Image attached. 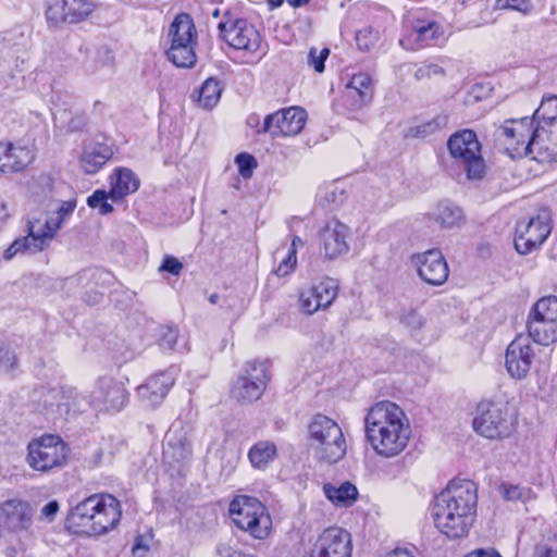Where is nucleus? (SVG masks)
<instances>
[{
  "label": "nucleus",
  "mask_w": 557,
  "mask_h": 557,
  "mask_svg": "<svg viewBox=\"0 0 557 557\" xmlns=\"http://www.w3.org/2000/svg\"><path fill=\"white\" fill-rule=\"evenodd\" d=\"M417 548L412 545L395 547L387 554V557H417Z\"/></svg>",
  "instance_id": "nucleus-54"
},
{
  "label": "nucleus",
  "mask_w": 557,
  "mask_h": 557,
  "mask_svg": "<svg viewBox=\"0 0 557 557\" xmlns=\"http://www.w3.org/2000/svg\"><path fill=\"white\" fill-rule=\"evenodd\" d=\"M529 338L549 346L557 343V297L546 296L532 307L527 322Z\"/></svg>",
  "instance_id": "nucleus-10"
},
{
  "label": "nucleus",
  "mask_w": 557,
  "mask_h": 557,
  "mask_svg": "<svg viewBox=\"0 0 557 557\" xmlns=\"http://www.w3.org/2000/svg\"><path fill=\"white\" fill-rule=\"evenodd\" d=\"M216 554L220 557H238V550L234 549L226 543H219L216 546Z\"/></svg>",
  "instance_id": "nucleus-57"
},
{
  "label": "nucleus",
  "mask_w": 557,
  "mask_h": 557,
  "mask_svg": "<svg viewBox=\"0 0 557 557\" xmlns=\"http://www.w3.org/2000/svg\"><path fill=\"white\" fill-rule=\"evenodd\" d=\"M269 382V372L263 362H246L232 388L238 401L252 403L261 398Z\"/></svg>",
  "instance_id": "nucleus-12"
},
{
  "label": "nucleus",
  "mask_w": 557,
  "mask_h": 557,
  "mask_svg": "<svg viewBox=\"0 0 557 557\" xmlns=\"http://www.w3.org/2000/svg\"><path fill=\"white\" fill-rule=\"evenodd\" d=\"M76 208V200L70 199L61 201L55 209L48 216L29 220L33 225L40 226V233L45 236V242L49 246L50 242L54 238L57 232L61 228L62 224L73 213Z\"/></svg>",
  "instance_id": "nucleus-23"
},
{
  "label": "nucleus",
  "mask_w": 557,
  "mask_h": 557,
  "mask_svg": "<svg viewBox=\"0 0 557 557\" xmlns=\"http://www.w3.org/2000/svg\"><path fill=\"white\" fill-rule=\"evenodd\" d=\"M132 552L136 557H146L149 552V540L141 535L137 536Z\"/></svg>",
  "instance_id": "nucleus-53"
},
{
  "label": "nucleus",
  "mask_w": 557,
  "mask_h": 557,
  "mask_svg": "<svg viewBox=\"0 0 557 557\" xmlns=\"http://www.w3.org/2000/svg\"><path fill=\"white\" fill-rule=\"evenodd\" d=\"M500 493L507 500H524L527 491L516 485H502Z\"/></svg>",
  "instance_id": "nucleus-47"
},
{
  "label": "nucleus",
  "mask_w": 557,
  "mask_h": 557,
  "mask_svg": "<svg viewBox=\"0 0 557 557\" xmlns=\"http://www.w3.org/2000/svg\"><path fill=\"white\" fill-rule=\"evenodd\" d=\"M191 454L189 443L183 429H170L164 438L163 460L170 465L178 463Z\"/></svg>",
  "instance_id": "nucleus-27"
},
{
  "label": "nucleus",
  "mask_w": 557,
  "mask_h": 557,
  "mask_svg": "<svg viewBox=\"0 0 557 557\" xmlns=\"http://www.w3.org/2000/svg\"><path fill=\"white\" fill-rule=\"evenodd\" d=\"M447 147L457 163L463 168L467 178L480 181L484 177L486 165L481 154V145L471 129H462L453 134Z\"/></svg>",
  "instance_id": "nucleus-9"
},
{
  "label": "nucleus",
  "mask_w": 557,
  "mask_h": 557,
  "mask_svg": "<svg viewBox=\"0 0 557 557\" xmlns=\"http://www.w3.org/2000/svg\"><path fill=\"white\" fill-rule=\"evenodd\" d=\"M91 0H47L46 17L53 25L76 24L85 21L94 11Z\"/></svg>",
  "instance_id": "nucleus-15"
},
{
  "label": "nucleus",
  "mask_w": 557,
  "mask_h": 557,
  "mask_svg": "<svg viewBox=\"0 0 557 557\" xmlns=\"http://www.w3.org/2000/svg\"><path fill=\"white\" fill-rule=\"evenodd\" d=\"M230 516L236 527L255 539H265L272 528V520L265 506L256 497L236 496L230 504Z\"/></svg>",
  "instance_id": "nucleus-6"
},
{
  "label": "nucleus",
  "mask_w": 557,
  "mask_h": 557,
  "mask_svg": "<svg viewBox=\"0 0 557 557\" xmlns=\"http://www.w3.org/2000/svg\"><path fill=\"white\" fill-rule=\"evenodd\" d=\"M553 230L548 213L532 216L518 223L515 235V248L520 255H528L541 247Z\"/></svg>",
  "instance_id": "nucleus-13"
},
{
  "label": "nucleus",
  "mask_w": 557,
  "mask_h": 557,
  "mask_svg": "<svg viewBox=\"0 0 557 557\" xmlns=\"http://www.w3.org/2000/svg\"><path fill=\"white\" fill-rule=\"evenodd\" d=\"M309 0H287V3L293 8H298L307 4Z\"/></svg>",
  "instance_id": "nucleus-58"
},
{
  "label": "nucleus",
  "mask_w": 557,
  "mask_h": 557,
  "mask_svg": "<svg viewBox=\"0 0 557 557\" xmlns=\"http://www.w3.org/2000/svg\"><path fill=\"white\" fill-rule=\"evenodd\" d=\"M222 87L218 79L210 77L206 79L199 90L198 102L205 109H212L220 100Z\"/></svg>",
  "instance_id": "nucleus-35"
},
{
  "label": "nucleus",
  "mask_w": 557,
  "mask_h": 557,
  "mask_svg": "<svg viewBox=\"0 0 557 557\" xmlns=\"http://www.w3.org/2000/svg\"><path fill=\"white\" fill-rule=\"evenodd\" d=\"M212 16L213 17H219L220 16V10L219 9H215L213 12H212Z\"/></svg>",
  "instance_id": "nucleus-63"
},
{
  "label": "nucleus",
  "mask_w": 557,
  "mask_h": 557,
  "mask_svg": "<svg viewBox=\"0 0 557 557\" xmlns=\"http://www.w3.org/2000/svg\"><path fill=\"white\" fill-rule=\"evenodd\" d=\"M34 154L30 149L14 146L11 143H0V171L12 173L24 170L32 163Z\"/></svg>",
  "instance_id": "nucleus-26"
},
{
  "label": "nucleus",
  "mask_w": 557,
  "mask_h": 557,
  "mask_svg": "<svg viewBox=\"0 0 557 557\" xmlns=\"http://www.w3.org/2000/svg\"><path fill=\"white\" fill-rule=\"evenodd\" d=\"M557 107V96L550 97L542 101L540 108L535 112V117L539 120V124L535 128H542L545 132L547 139L544 141V146L552 147L557 138V114L549 115V109ZM541 163L557 162V154L553 156L549 160H536Z\"/></svg>",
  "instance_id": "nucleus-28"
},
{
  "label": "nucleus",
  "mask_w": 557,
  "mask_h": 557,
  "mask_svg": "<svg viewBox=\"0 0 557 557\" xmlns=\"http://www.w3.org/2000/svg\"><path fill=\"white\" fill-rule=\"evenodd\" d=\"M297 257L295 256V250H289L288 256L278 264L275 270L276 275L286 276L288 275L296 267Z\"/></svg>",
  "instance_id": "nucleus-48"
},
{
  "label": "nucleus",
  "mask_w": 557,
  "mask_h": 557,
  "mask_svg": "<svg viewBox=\"0 0 557 557\" xmlns=\"http://www.w3.org/2000/svg\"><path fill=\"white\" fill-rule=\"evenodd\" d=\"M235 162L238 166L239 174L244 178H249L252 175V171L257 168L256 159L248 153H239L235 158Z\"/></svg>",
  "instance_id": "nucleus-42"
},
{
  "label": "nucleus",
  "mask_w": 557,
  "mask_h": 557,
  "mask_svg": "<svg viewBox=\"0 0 557 557\" xmlns=\"http://www.w3.org/2000/svg\"><path fill=\"white\" fill-rule=\"evenodd\" d=\"M534 557H557V541L546 540L536 546Z\"/></svg>",
  "instance_id": "nucleus-44"
},
{
  "label": "nucleus",
  "mask_w": 557,
  "mask_h": 557,
  "mask_svg": "<svg viewBox=\"0 0 557 557\" xmlns=\"http://www.w3.org/2000/svg\"><path fill=\"white\" fill-rule=\"evenodd\" d=\"M284 0H270L272 8H278L283 4Z\"/></svg>",
  "instance_id": "nucleus-60"
},
{
  "label": "nucleus",
  "mask_w": 557,
  "mask_h": 557,
  "mask_svg": "<svg viewBox=\"0 0 557 557\" xmlns=\"http://www.w3.org/2000/svg\"><path fill=\"white\" fill-rule=\"evenodd\" d=\"M238 557H255V556L251 554H245L243 552H238Z\"/></svg>",
  "instance_id": "nucleus-62"
},
{
  "label": "nucleus",
  "mask_w": 557,
  "mask_h": 557,
  "mask_svg": "<svg viewBox=\"0 0 557 557\" xmlns=\"http://www.w3.org/2000/svg\"><path fill=\"white\" fill-rule=\"evenodd\" d=\"M67 400L69 401L64 404L63 414H82L90 407L89 395L75 392L67 396Z\"/></svg>",
  "instance_id": "nucleus-36"
},
{
  "label": "nucleus",
  "mask_w": 557,
  "mask_h": 557,
  "mask_svg": "<svg viewBox=\"0 0 557 557\" xmlns=\"http://www.w3.org/2000/svg\"><path fill=\"white\" fill-rule=\"evenodd\" d=\"M307 114L298 107H290L269 114L263 123L262 131L272 136H295L305 126Z\"/></svg>",
  "instance_id": "nucleus-21"
},
{
  "label": "nucleus",
  "mask_w": 557,
  "mask_h": 557,
  "mask_svg": "<svg viewBox=\"0 0 557 557\" xmlns=\"http://www.w3.org/2000/svg\"><path fill=\"white\" fill-rule=\"evenodd\" d=\"M463 557H502L494 548H478L469 552Z\"/></svg>",
  "instance_id": "nucleus-56"
},
{
  "label": "nucleus",
  "mask_w": 557,
  "mask_h": 557,
  "mask_svg": "<svg viewBox=\"0 0 557 557\" xmlns=\"http://www.w3.org/2000/svg\"><path fill=\"white\" fill-rule=\"evenodd\" d=\"M371 79L367 74L354 75L349 82L348 87L356 90L361 99H364L370 94Z\"/></svg>",
  "instance_id": "nucleus-40"
},
{
  "label": "nucleus",
  "mask_w": 557,
  "mask_h": 557,
  "mask_svg": "<svg viewBox=\"0 0 557 557\" xmlns=\"http://www.w3.org/2000/svg\"><path fill=\"white\" fill-rule=\"evenodd\" d=\"M122 516L120 503L109 494H94L71 509L66 524L75 533L102 535L114 529Z\"/></svg>",
  "instance_id": "nucleus-3"
},
{
  "label": "nucleus",
  "mask_w": 557,
  "mask_h": 557,
  "mask_svg": "<svg viewBox=\"0 0 557 557\" xmlns=\"http://www.w3.org/2000/svg\"><path fill=\"white\" fill-rule=\"evenodd\" d=\"M61 395L55 389H49L42 397L41 403L48 412L63 414L64 404L60 403Z\"/></svg>",
  "instance_id": "nucleus-41"
},
{
  "label": "nucleus",
  "mask_w": 557,
  "mask_h": 557,
  "mask_svg": "<svg viewBox=\"0 0 557 557\" xmlns=\"http://www.w3.org/2000/svg\"><path fill=\"white\" fill-rule=\"evenodd\" d=\"M16 364L15 354L5 347H0V369L2 371H10Z\"/></svg>",
  "instance_id": "nucleus-49"
},
{
  "label": "nucleus",
  "mask_w": 557,
  "mask_h": 557,
  "mask_svg": "<svg viewBox=\"0 0 557 557\" xmlns=\"http://www.w3.org/2000/svg\"><path fill=\"white\" fill-rule=\"evenodd\" d=\"M478 487L473 481L451 480L432 503L435 528L449 539L466 536L476 518Z\"/></svg>",
  "instance_id": "nucleus-1"
},
{
  "label": "nucleus",
  "mask_w": 557,
  "mask_h": 557,
  "mask_svg": "<svg viewBox=\"0 0 557 557\" xmlns=\"http://www.w3.org/2000/svg\"><path fill=\"white\" fill-rule=\"evenodd\" d=\"M403 322L412 329H420L423 324L422 317L416 311H410L404 315Z\"/></svg>",
  "instance_id": "nucleus-55"
},
{
  "label": "nucleus",
  "mask_w": 557,
  "mask_h": 557,
  "mask_svg": "<svg viewBox=\"0 0 557 557\" xmlns=\"http://www.w3.org/2000/svg\"><path fill=\"white\" fill-rule=\"evenodd\" d=\"M496 10H516L519 12L527 13L529 11V5L527 0H496L495 1Z\"/></svg>",
  "instance_id": "nucleus-43"
},
{
  "label": "nucleus",
  "mask_w": 557,
  "mask_h": 557,
  "mask_svg": "<svg viewBox=\"0 0 557 557\" xmlns=\"http://www.w3.org/2000/svg\"><path fill=\"white\" fill-rule=\"evenodd\" d=\"M337 293L338 284L333 278L325 277L320 282L312 283L300 290L298 297L299 309L306 315L325 310L333 304Z\"/></svg>",
  "instance_id": "nucleus-14"
},
{
  "label": "nucleus",
  "mask_w": 557,
  "mask_h": 557,
  "mask_svg": "<svg viewBox=\"0 0 557 557\" xmlns=\"http://www.w3.org/2000/svg\"><path fill=\"white\" fill-rule=\"evenodd\" d=\"M330 54V50L327 48H323L318 50L312 47L308 53V65L312 66L317 73H322L324 71V62Z\"/></svg>",
  "instance_id": "nucleus-39"
},
{
  "label": "nucleus",
  "mask_w": 557,
  "mask_h": 557,
  "mask_svg": "<svg viewBox=\"0 0 557 557\" xmlns=\"http://www.w3.org/2000/svg\"><path fill=\"white\" fill-rule=\"evenodd\" d=\"M276 445L270 441L256 443L248 451V459L255 469L264 470L276 457Z\"/></svg>",
  "instance_id": "nucleus-34"
},
{
  "label": "nucleus",
  "mask_w": 557,
  "mask_h": 557,
  "mask_svg": "<svg viewBox=\"0 0 557 557\" xmlns=\"http://www.w3.org/2000/svg\"><path fill=\"white\" fill-rule=\"evenodd\" d=\"M302 242L299 237L295 236L292 240L290 250H295V253L297 252V247L301 246Z\"/></svg>",
  "instance_id": "nucleus-59"
},
{
  "label": "nucleus",
  "mask_w": 557,
  "mask_h": 557,
  "mask_svg": "<svg viewBox=\"0 0 557 557\" xmlns=\"http://www.w3.org/2000/svg\"><path fill=\"white\" fill-rule=\"evenodd\" d=\"M40 232V226L36 224L33 225V223L28 221V235L14 240L4 251V259L11 260L18 253H36L47 248L48 245L45 242V236H42Z\"/></svg>",
  "instance_id": "nucleus-30"
},
{
  "label": "nucleus",
  "mask_w": 557,
  "mask_h": 557,
  "mask_svg": "<svg viewBox=\"0 0 557 557\" xmlns=\"http://www.w3.org/2000/svg\"><path fill=\"white\" fill-rule=\"evenodd\" d=\"M113 156V148L106 139L91 140L84 147L81 165L85 173L98 172Z\"/></svg>",
  "instance_id": "nucleus-25"
},
{
  "label": "nucleus",
  "mask_w": 557,
  "mask_h": 557,
  "mask_svg": "<svg viewBox=\"0 0 557 557\" xmlns=\"http://www.w3.org/2000/svg\"><path fill=\"white\" fill-rule=\"evenodd\" d=\"M412 263L420 278L430 285H443L448 278V264L438 249H430L414 255Z\"/></svg>",
  "instance_id": "nucleus-19"
},
{
  "label": "nucleus",
  "mask_w": 557,
  "mask_h": 557,
  "mask_svg": "<svg viewBox=\"0 0 557 557\" xmlns=\"http://www.w3.org/2000/svg\"><path fill=\"white\" fill-rule=\"evenodd\" d=\"M0 523L11 533L28 532L33 524V508L28 502L11 498L0 505Z\"/></svg>",
  "instance_id": "nucleus-20"
},
{
  "label": "nucleus",
  "mask_w": 557,
  "mask_h": 557,
  "mask_svg": "<svg viewBox=\"0 0 557 557\" xmlns=\"http://www.w3.org/2000/svg\"><path fill=\"white\" fill-rule=\"evenodd\" d=\"M174 382L175 377L170 372L151 375L137 387V398L145 408L156 409L163 403Z\"/></svg>",
  "instance_id": "nucleus-22"
},
{
  "label": "nucleus",
  "mask_w": 557,
  "mask_h": 557,
  "mask_svg": "<svg viewBox=\"0 0 557 557\" xmlns=\"http://www.w3.org/2000/svg\"><path fill=\"white\" fill-rule=\"evenodd\" d=\"M347 234L348 227L338 221H331L326 224L321 234L326 258L334 259L348 251Z\"/></svg>",
  "instance_id": "nucleus-24"
},
{
  "label": "nucleus",
  "mask_w": 557,
  "mask_h": 557,
  "mask_svg": "<svg viewBox=\"0 0 557 557\" xmlns=\"http://www.w3.org/2000/svg\"><path fill=\"white\" fill-rule=\"evenodd\" d=\"M109 198L111 199L110 191L97 189L87 198V205L92 209H97L100 214L106 215L113 211L112 205L108 202Z\"/></svg>",
  "instance_id": "nucleus-37"
},
{
  "label": "nucleus",
  "mask_w": 557,
  "mask_h": 557,
  "mask_svg": "<svg viewBox=\"0 0 557 557\" xmlns=\"http://www.w3.org/2000/svg\"><path fill=\"white\" fill-rule=\"evenodd\" d=\"M182 269V262L172 256L165 257L162 265L160 267V271H165L173 275H178Z\"/></svg>",
  "instance_id": "nucleus-51"
},
{
  "label": "nucleus",
  "mask_w": 557,
  "mask_h": 557,
  "mask_svg": "<svg viewBox=\"0 0 557 557\" xmlns=\"http://www.w3.org/2000/svg\"><path fill=\"white\" fill-rule=\"evenodd\" d=\"M308 445L313 457L326 463H336L347 453V443L339 424L324 416L315 414L308 425Z\"/></svg>",
  "instance_id": "nucleus-5"
},
{
  "label": "nucleus",
  "mask_w": 557,
  "mask_h": 557,
  "mask_svg": "<svg viewBox=\"0 0 557 557\" xmlns=\"http://www.w3.org/2000/svg\"><path fill=\"white\" fill-rule=\"evenodd\" d=\"M440 25L436 23H429L428 25H423L417 28L418 36L420 40H431L435 39L440 35Z\"/></svg>",
  "instance_id": "nucleus-50"
},
{
  "label": "nucleus",
  "mask_w": 557,
  "mask_h": 557,
  "mask_svg": "<svg viewBox=\"0 0 557 557\" xmlns=\"http://www.w3.org/2000/svg\"><path fill=\"white\" fill-rule=\"evenodd\" d=\"M139 188V180L129 169H119L111 177L110 197L117 200Z\"/></svg>",
  "instance_id": "nucleus-33"
},
{
  "label": "nucleus",
  "mask_w": 557,
  "mask_h": 557,
  "mask_svg": "<svg viewBox=\"0 0 557 557\" xmlns=\"http://www.w3.org/2000/svg\"><path fill=\"white\" fill-rule=\"evenodd\" d=\"M517 411L504 397L481 400L475 409L473 430L488 440L508 437L516 428Z\"/></svg>",
  "instance_id": "nucleus-4"
},
{
  "label": "nucleus",
  "mask_w": 557,
  "mask_h": 557,
  "mask_svg": "<svg viewBox=\"0 0 557 557\" xmlns=\"http://www.w3.org/2000/svg\"><path fill=\"white\" fill-rule=\"evenodd\" d=\"M322 490L326 499L341 508L351 507L359 497L358 488L349 481L324 483Z\"/></svg>",
  "instance_id": "nucleus-32"
},
{
  "label": "nucleus",
  "mask_w": 557,
  "mask_h": 557,
  "mask_svg": "<svg viewBox=\"0 0 557 557\" xmlns=\"http://www.w3.org/2000/svg\"><path fill=\"white\" fill-rule=\"evenodd\" d=\"M310 557H351L350 534L337 527L325 529L318 536Z\"/></svg>",
  "instance_id": "nucleus-18"
},
{
  "label": "nucleus",
  "mask_w": 557,
  "mask_h": 557,
  "mask_svg": "<svg viewBox=\"0 0 557 557\" xmlns=\"http://www.w3.org/2000/svg\"><path fill=\"white\" fill-rule=\"evenodd\" d=\"M364 431L371 448L383 458H393L408 446L411 428L405 411L383 400L371 406L364 417Z\"/></svg>",
  "instance_id": "nucleus-2"
},
{
  "label": "nucleus",
  "mask_w": 557,
  "mask_h": 557,
  "mask_svg": "<svg viewBox=\"0 0 557 557\" xmlns=\"http://www.w3.org/2000/svg\"><path fill=\"white\" fill-rule=\"evenodd\" d=\"M216 298H218V296H216V295H212V296L210 297V301H211L212 304H215Z\"/></svg>",
  "instance_id": "nucleus-64"
},
{
  "label": "nucleus",
  "mask_w": 557,
  "mask_h": 557,
  "mask_svg": "<svg viewBox=\"0 0 557 557\" xmlns=\"http://www.w3.org/2000/svg\"><path fill=\"white\" fill-rule=\"evenodd\" d=\"M535 358V347L530 338L518 335L507 347L505 355V366L509 375L513 379H524L533 364Z\"/></svg>",
  "instance_id": "nucleus-17"
},
{
  "label": "nucleus",
  "mask_w": 557,
  "mask_h": 557,
  "mask_svg": "<svg viewBox=\"0 0 557 557\" xmlns=\"http://www.w3.org/2000/svg\"><path fill=\"white\" fill-rule=\"evenodd\" d=\"M59 509L60 505L58 500H50L40 509L38 519L45 523H51L59 512Z\"/></svg>",
  "instance_id": "nucleus-45"
},
{
  "label": "nucleus",
  "mask_w": 557,
  "mask_h": 557,
  "mask_svg": "<svg viewBox=\"0 0 557 557\" xmlns=\"http://www.w3.org/2000/svg\"><path fill=\"white\" fill-rule=\"evenodd\" d=\"M40 232V226L36 224L33 225V223L28 221V235L14 240L4 251V259L11 260L18 253H36L47 248L48 245L45 242V236H42Z\"/></svg>",
  "instance_id": "nucleus-29"
},
{
  "label": "nucleus",
  "mask_w": 557,
  "mask_h": 557,
  "mask_svg": "<svg viewBox=\"0 0 557 557\" xmlns=\"http://www.w3.org/2000/svg\"><path fill=\"white\" fill-rule=\"evenodd\" d=\"M426 215L442 228L460 227L465 222L462 209L448 200L437 202Z\"/></svg>",
  "instance_id": "nucleus-31"
},
{
  "label": "nucleus",
  "mask_w": 557,
  "mask_h": 557,
  "mask_svg": "<svg viewBox=\"0 0 557 557\" xmlns=\"http://www.w3.org/2000/svg\"><path fill=\"white\" fill-rule=\"evenodd\" d=\"M549 115H557V107H552L549 109Z\"/></svg>",
  "instance_id": "nucleus-61"
},
{
  "label": "nucleus",
  "mask_w": 557,
  "mask_h": 557,
  "mask_svg": "<svg viewBox=\"0 0 557 557\" xmlns=\"http://www.w3.org/2000/svg\"><path fill=\"white\" fill-rule=\"evenodd\" d=\"M178 332L176 329L166 327L162 333L161 346L165 349H173L177 343Z\"/></svg>",
  "instance_id": "nucleus-52"
},
{
  "label": "nucleus",
  "mask_w": 557,
  "mask_h": 557,
  "mask_svg": "<svg viewBox=\"0 0 557 557\" xmlns=\"http://www.w3.org/2000/svg\"><path fill=\"white\" fill-rule=\"evenodd\" d=\"M69 451L67 445L59 435L45 434L28 443L25 460L34 471L50 473L66 465Z\"/></svg>",
  "instance_id": "nucleus-7"
},
{
  "label": "nucleus",
  "mask_w": 557,
  "mask_h": 557,
  "mask_svg": "<svg viewBox=\"0 0 557 557\" xmlns=\"http://www.w3.org/2000/svg\"><path fill=\"white\" fill-rule=\"evenodd\" d=\"M128 403V393L124 383L111 377H99L89 393L90 408L98 412L116 413Z\"/></svg>",
  "instance_id": "nucleus-11"
},
{
  "label": "nucleus",
  "mask_w": 557,
  "mask_h": 557,
  "mask_svg": "<svg viewBox=\"0 0 557 557\" xmlns=\"http://www.w3.org/2000/svg\"><path fill=\"white\" fill-rule=\"evenodd\" d=\"M444 124V119L437 116L431 121L421 123L410 128V134L414 137H426L440 131Z\"/></svg>",
  "instance_id": "nucleus-38"
},
{
  "label": "nucleus",
  "mask_w": 557,
  "mask_h": 557,
  "mask_svg": "<svg viewBox=\"0 0 557 557\" xmlns=\"http://www.w3.org/2000/svg\"><path fill=\"white\" fill-rule=\"evenodd\" d=\"M444 70L443 67L438 66L437 64H424L420 66L416 73L414 77L418 81L424 79V78H431L433 76H443Z\"/></svg>",
  "instance_id": "nucleus-46"
},
{
  "label": "nucleus",
  "mask_w": 557,
  "mask_h": 557,
  "mask_svg": "<svg viewBox=\"0 0 557 557\" xmlns=\"http://www.w3.org/2000/svg\"><path fill=\"white\" fill-rule=\"evenodd\" d=\"M169 48L166 55L177 67H191L197 57L196 27L189 14L181 13L171 23L168 32Z\"/></svg>",
  "instance_id": "nucleus-8"
},
{
  "label": "nucleus",
  "mask_w": 557,
  "mask_h": 557,
  "mask_svg": "<svg viewBox=\"0 0 557 557\" xmlns=\"http://www.w3.org/2000/svg\"><path fill=\"white\" fill-rule=\"evenodd\" d=\"M218 29L220 37L234 49L255 52L260 46L259 32L245 20L221 21Z\"/></svg>",
  "instance_id": "nucleus-16"
}]
</instances>
